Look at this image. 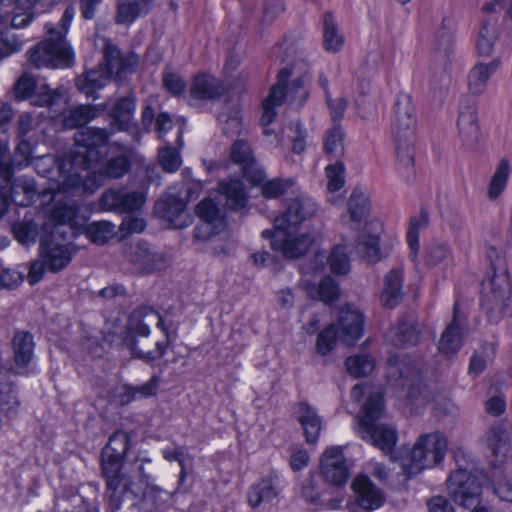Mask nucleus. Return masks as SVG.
Wrapping results in <instances>:
<instances>
[{"label": "nucleus", "instance_id": "obj_1", "mask_svg": "<svg viewBox=\"0 0 512 512\" xmlns=\"http://www.w3.org/2000/svg\"><path fill=\"white\" fill-rule=\"evenodd\" d=\"M317 211L316 202L309 196L301 195L292 199L286 211L275 218V232H262L263 237L271 238L272 249L281 252L285 258L303 256L313 244L309 234L296 236L298 226L310 219Z\"/></svg>", "mask_w": 512, "mask_h": 512}, {"label": "nucleus", "instance_id": "obj_49", "mask_svg": "<svg viewBox=\"0 0 512 512\" xmlns=\"http://www.w3.org/2000/svg\"><path fill=\"white\" fill-rule=\"evenodd\" d=\"M12 231L16 240L23 245L35 243L39 233L38 224L27 216L21 222L15 223Z\"/></svg>", "mask_w": 512, "mask_h": 512}, {"label": "nucleus", "instance_id": "obj_42", "mask_svg": "<svg viewBox=\"0 0 512 512\" xmlns=\"http://www.w3.org/2000/svg\"><path fill=\"white\" fill-rule=\"evenodd\" d=\"M98 114V110L93 105H79L71 108L64 116L63 124L67 129L82 127L92 121Z\"/></svg>", "mask_w": 512, "mask_h": 512}, {"label": "nucleus", "instance_id": "obj_10", "mask_svg": "<svg viewBox=\"0 0 512 512\" xmlns=\"http://www.w3.org/2000/svg\"><path fill=\"white\" fill-rule=\"evenodd\" d=\"M363 316L349 307L340 311L338 325L330 324L317 337L316 350L320 355H327L339 338L346 345H353L363 334Z\"/></svg>", "mask_w": 512, "mask_h": 512}, {"label": "nucleus", "instance_id": "obj_28", "mask_svg": "<svg viewBox=\"0 0 512 512\" xmlns=\"http://www.w3.org/2000/svg\"><path fill=\"white\" fill-rule=\"evenodd\" d=\"M501 60L495 58L489 63H477L467 77L468 90L473 95H481L487 88L491 76L500 67Z\"/></svg>", "mask_w": 512, "mask_h": 512}, {"label": "nucleus", "instance_id": "obj_2", "mask_svg": "<svg viewBox=\"0 0 512 512\" xmlns=\"http://www.w3.org/2000/svg\"><path fill=\"white\" fill-rule=\"evenodd\" d=\"M366 384H356L351 390V399L359 402L364 394H368L361 413L356 416V433L365 441L379 448L384 454L392 453L397 442V431L389 424H379L377 421L384 413L383 393L380 388L369 391Z\"/></svg>", "mask_w": 512, "mask_h": 512}, {"label": "nucleus", "instance_id": "obj_61", "mask_svg": "<svg viewBox=\"0 0 512 512\" xmlns=\"http://www.w3.org/2000/svg\"><path fill=\"white\" fill-rule=\"evenodd\" d=\"M197 215L207 224H212L220 219L218 204L209 198L203 199L196 207Z\"/></svg>", "mask_w": 512, "mask_h": 512}, {"label": "nucleus", "instance_id": "obj_34", "mask_svg": "<svg viewBox=\"0 0 512 512\" xmlns=\"http://www.w3.org/2000/svg\"><path fill=\"white\" fill-rule=\"evenodd\" d=\"M280 489V480L277 476L263 478L251 487L248 494L249 504L257 507L262 502H269L278 495Z\"/></svg>", "mask_w": 512, "mask_h": 512}, {"label": "nucleus", "instance_id": "obj_39", "mask_svg": "<svg viewBox=\"0 0 512 512\" xmlns=\"http://www.w3.org/2000/svg\"><path fill=\"white\" fill-rule=\"evenodd\" d=\"M390 336L395 346H414L420 340V331L413 322L402 320L390 330Z\"/></svg>", "mask_w": 512, "mask_h": 512}, {"label": "nucleus", "instance_id": "obj_8", "mask_svg": "<svg viewBox=\"0 0 512 512\" xmlns=\"http://www.w3.org/2000/svg\"><path fill=\"white\" fill-rule=\"evenodd\" d=\"M68 159H70V155H63L62 157L44 155L35 159L34 167L40 176L55 182L53 189L58 192L74 193L82 191L93 193L100 186V183L90 185V182L96 179L95 174L87 173L84 177L76 168L73 169L70 166H66L64 171L59 170V163Z\"/></svg>", "mask_w": 512, "mask_h": 512}, {"label": "nucleus", "instance_id": "obj_55", "mask_svg": "<svg viewBox=\"0 0 512 512\" xmlns=\"http://www.w3.org/2000/svg\"><path fill=\"white\" fill-rule=\"evenodd\" d=\"M328 261L333 273L343 275L350 270L349 258L344 246H336L331 252Z\"/></svg>", "mask_w": 512, "mask_h": 512}, {"label": "nucleus", "instance_id": "obj_46", "mask_svg": "<svg viewBox=\"0 0 512 512\" xmlns=\"http://www.w3.org/2000/svg\"><path fill=\"white\" fill-rule=\"evenodd\" d=\"M345 365L347 372L351 376L360 378L369 375L373 371L375 360L369 354L360 353L348 357L345 361Z\"/></svg>", "mask_w": 512, "mask_h": 512}, {"label": "nucleus", "instance_id": "obj_16", "mask_svg": "<svg viewBox=\"0 0 512 512\" xmlns=\"http://www.w3.org/2000/svg\"><path fill=\"white\" fill-rule=\"evenodd\" d=\"M146 201L141 191H132L127 188L109 189L103 192L100 206L103 210L117 213H133L139 211Z\"/></svg>", "mask_w": 512, "mask_h": 512}, {"label": "nucleus", "instance_id": "obj_5", "mask_svg": "<svg viewBox=\"0 0 512 512\" xmlns=\"http://www.w3.org/2000/svg\"><path fill=\"white\" fill-rule=\"evenodd\" d=\"M130 444V436L124 430H116L101 452V474L105 480L106 497L111 510L119 506V493L126 491L137 495L138 487L123 472V462Z\"/></svg>", "mask_w": 512, "mask_h": 512}, {"label": "nucleus", "instance_id": "obj_27", "mask_svg": "<svg viewBox=\"0 0 512 512\" xmlns=\"http://www.w3.org/2000/svg\"><path fill=\"white\" fill-rule=\"evenodd\" d=\"M457 126L463 142L471 145L478 140L479 125L474 102L464 100L461 103Z\"/></svg>", "mask_w": 512, "mask_h": 512}, {"label": "nucleus", "instance_id": "obj_21", "mask_svg": "<svg viewBox=\"0 0 512 512\" xmlns=\"http://www.w3.org/2000/svg\"><path fill=\"white\" fill-rule=\"evenodd\" d=\"M454 53V23L443 19L431 41L432 62L450 63Z\"/></svg>", "mask_w": 512, "mask_h": 512}, {"label": "nucleus", "instance_id": "obj_37", "mask_svg": "<svg viewBox=\"0 0 512 512\" xmlns=\"http://www.w3.org/2000/svg\"><path fill=\"white\" fill-rule=\"evenodd\" d=\"M402 273L391 270L384 278V289L381 301L385 308L393 309L402 301Z\"/></svg>", "mask_w": 512, "mask_h": 512}, {"label": "nucleus", "instance_id": "obj_40", "mask_svg": "<svg viewBox=\"0 0 512 512\" xmlns=\"http://www.w3.org/2000/svg\"><path fill=\"white\" fill-rule=\"evenodd\" d=\"M344 45V36L330 12L323 16V46L327 52H338Z\"/></svg>", "mask_w": 512, "mask_h": 512}, {"label": "nucleus", "instance_id": "obj_3", "mask_svg": "<svg viewBox=\"0 0 512 512\" xmlns=\"http://www.w3.org/2000/svg\"><path fill=\"white\" fill-rule=\"evenodd\" d=\"M391 133L395 144V169L406 183L412 184L416 179V117L412 99L407 94H400L397 98L391 120Z\"/></svg>", "mask_w": 512, "mask_h": 512}, {"label": "nucleus", "instance_id": "obj_25", "mask_svg": "<svg viewBox=\"0 0 512 512\" xmlns=\"http://www.w3.org/2000/svg\"><path fill=\"white\" fill-rule=\"evenodd\" d=\"M202 191V184L199 181H190L186 183L185 197H178L175 194L169 193L165 200L159 201L156 207L163 213V216L169 220L173 217L180 215L184 212L186 203L188 201L198 198Z\"/></svg>", "mask_w": 512, "mask_h": 512}, {"label": "nucleus", "instance_id": "obj_33", "mask_svg": "<svg viewBox=\"0 0 512 512\" xmlns=\"http://www.w3.org/2000/svg\"><path fill=\"white\" fill-rule=\"evenodd\" d=\"M135 106V98L131 94L118 98L109 113L112 119V127L118 131L127 130L130 127L135 112Z\"/></svg>", "mask_w": 512, "mask_h": 512}, {"label": "nucleus", "instance_id": "obj_14", "mask_svg": "<svg viewBox=\"0 0 512 512\" xmlns=\"http://www.w3.org/2000/svg\"><path fill=\"white\" fill-rule=\"evenodd\" d=\"M138 489L137 495L133 493H125L124 499L131 495L135 500L132 507H137L142 512H166L170 506V502L178 491V488L172 492L166 491L163 488L146 483L143 487L134 482Z\"/></svg>", "mask_w": 512, "mask_h": 512}, {"label": "nucleus", "instance_id": "obj_15", "mask_svg": "<svg viewBox=\"0 0 512 512\" xmlns=\"http://www.w3.org/2000/svg\"><path fill=\"white\" fill-rule=\"evenodd\" d=\"M124 255L132 269L138 273H152L166 264L164 255L153 251L145 241L130 243L126 246Z\"/></svg>", "mask_w": 512, "mask_h": 512}, {"label": "nucleus", "instance_id": "obj_59", "mask_svg": "<svg viewBox=\"0 0 512 512\" xmlns=\"http://www.w3.org/2000/svg\"><path fill=\"white\" fill-rule=\"evenodd\" d=\"M60 97L61 94L57 90H53L48 85L43 84L41 86H36L31 99L34 105L52 106Z\"/></svg>", "mask_w": 512, "mask_h": 512}, {"label": "nucleus", "instance_id": "obj_45", "mask_svg": "<svg viewBox=\"0 0 512 512\" xmlns=\"http://www.w3.org/2000/svg\"><path fill=\"white\" fill-rule=\"evenodd\" d=\"M357 253L369 263H375L381 259L379 237L362 233L356 245Z\"/></svg>", "mask_w": 512, "mask_h": 512}, {"label": "nucleus", "instance_id": "obj_44", "mask_svg": "<svg viewBox=\"0 0 512 512\" xmlns=\"http://www.w3.org/2000/svg\"><path fill=\"white\" fill-rule=\"evenodd\" d=\"M140 312H134L130 317L128 327H127V335L124 337V344L127 346L126 338H132L138 347L149 351L148 342H150L147 337L150 334L149 326L140 320Z\"/></svg>", "mask_w": 512, "mask_h": 512}, {"label": "nucleus", "instance_id": "obj_29", "mask_svg": "<svg viewBox=\"0 0 512 512\" xmlns=\"http://www.w3.org/2000/svg\"><path fill=\"white\" fill-rule=\"evenodd\" d=\"M289 76L290 71L287 68L282 69L278 73V82L271 88L268 97L263 101L262 126L266 127L274 121L276 117L275 108L281 105L285 99L282 82L288 79Z\"/></svg>", "mask_w": 512, "mask_h": 512}, {"label": "nucleus", "instance_id": "obj_7", "mask_svg": "<svg viewBox=\"0 0 512 512\" xmlns=\"http://www.w3.org/2000/svg\"><path fill=\"white\" fill-rule=\"evenodd\" d=\"M74 15L75 8L70 5L65 9L58 27L46 24L48 38L27 52L28 60L34 67L58 68L72 64L73 51L65 37Z\"/></svg>", "mask_w": 512, "mask_h": 512}, {"label": "nucleus", "instance_id": "obj_13", "mask_svg": "<svg viewBox=\"0 0 512 512\" xmlns=\"http://www.w3.org/2000/svg\"><path fill=\"white\" fill-rule=\"evenodd\" d=\"M447 490L453 501L465 508L479 504L482 494L477 477L466 469L451 473L447 480Z\"/></svg>", "mask_w": 512, "mask_h": 512}, {"label": "nucleus", "instance_id": "obj_62", "mask_svg": "<svg viewBox=\"0 0 512 512\" xmlns=\"http://www.w3.org/2000/svg\"><path fill=\"white\" fill-rule=\"evenodd\" d=\"M344 165L337 161L333 165L326 167V176L328 178V191L337 192L344 186Z\"/></svg>", "mask_w": 512, "mask_h": 512}, {"label": "nucleus", "instance_id": "obj_9", "mask_svg": "<svg viewBox=\"0 0 512 512\" xmlns=\"http://www.w3.org/2000/svg\"><path fill=\"white\" fill-rule=\"evenodd\" d=\"M110 138V133L103 128L86 127L75 134V149L70 159L59 163V170L64 171L66 166L81 171L88 170L92 164L97 163L101 157L100 149Z\"/></svg>", "mask_w": 512, "mask_h": 512}, {"label": "nucleus", "instance_id": "obj_43", "mask_svg": "<svg viewBox=\"0 0 512 512\" xmlns=\"http://www.w3.org/2000/svg\"><path fill=\"white\" fill-rule=\"evenodd\" d=\"M498 37L496 23L484 20L479 29L476 40L477 52L480 56H490Z\"/></svg>", "mask_w": 512, "mask_h": 512}, {"label": "nucleus", "instance_id": "obj_58", "mask_svg": "<svg viewBox=\"0 0 512 512\" xmlns=\"http://www.w3.org/2000/svg\"><path fill=\"white\" fill-rule=\"evenodd\" d=\"M292 179L274 178L262 184V194L266 198H278L292 187Z\"/></svg>", "mask_w": 512, "mask_h": 512}, {"label": "nucleus", "instance_id": "obj_38", "mask_svg": "<svg viewBox=\"0 0 512 512\" xmlns=\"http://www.w3.org/2000/svg\"><path fill=\"white\" fill-rule=\"evenodd\" d=\"M19 400L8 373L0 370V413L6 417L16 414Z\"/></svg>", "mask_w": 512, "mask_h": 512}, {"label": "nucleus", "instance_id": "obj_23", "mask_svg": "<svg viewBox=\"0 0 512 512\" xmlns=\"http://www.w3.org/2000/svg\"><path fill=\"white\" fill-rule=\"evenodd\" d=\"M34 339L28 331H17L12 338V350L15 374L27 373V367L34 356Z\"/></svg>", "mask_w": 512, "mask_h": 512}, {"label": "nucleus", "instance_id": "obj_18", "mask_svg": "<svg viewBox=\"0 0 512 512\" xmlns=\"http://www.w3.org/2000/svg\"><path fill=\"white\" fill-rule=\"evenodd\" d=\"M231 160L241 166L244 176L255 185L264 182L266 175L254 157L250 144L243 139L236 140L230 150Z\"/></svg>", "mask_w": 512, "mask_h": 512}, {"label": "nucleus", "instance_id": "obj_31", "mask_svg": "<svg viewBox=\"0 0 512 512\" xmlns=\"http://www.w3.org/2000/svg\"><path fill=\"white\" fill-rule=\"evenodd\" d=\"M157 317H158L157 327L160 328L164 332L165 340L164 341H155L153 343L155 346L154 350L146 351V350L142 349L141 347H138L132 338H130V337L126 338L127 347L130 349L133 356H135L136 358H139L145 362H153L155 360L162 358L164 356V354L166 353L167 347L170 343V332H169L167 326L165 325L162 317L160 315H157Z\"/></svg>", "mask_w": 512, "mask_h": 512}, {"label": "nucleus", "instance_id": "obj_24", "mask_svg": "<svg viewBox=\"0 0 512 512\" xmlns=\"http://www.w3.org/2000/svg\"><path fill=\"white\" fill-rule=\"evenodd\" d=\"M225 93L223 83L210 74H199L193 79L189 90L190 104L194 101H213Z\"/></svg>", "mask_w": 512, "mask_h": 512}, {"label": "nucleus", "instance_id": "obj_63", "mask_svg": "<svg viewBox=\"0 0 512 512\" xmlns=\"http://www.w3.org/2000/svg\"><path fill=\"white\" fill-rule=\"evenodd\" d=\"M212 254L216 257L226 258L234 254L236 250V243L231 239H221L215 237L210 239V245L208 247Z\"/></svg>", "mask_w": 512, "mask_h": 512}, {"label": "nucleus", "instance_id": "obj_53", "mask_svg": "<svg viewBox=\"0 0 512 512\" xmlns=\"http://www.w3.org/2000/svg\"><path fill=\"white\" fill-rule=\"evenodd\" d=\"M428 216L421 213L419 217L412 218L407 232V243L411 249V256L414 258L419 248V231L427 227Z\"/></svg>", "mask_w": 512, "mask_h": 512}, {"label": "nucleus", "instance_id": "obj_56", "mask_svg": "<svg viewBox=\"0 0 512 512\" xmlns=\"http://www.w3.org/2000/svg\"><path fill=\"white\" fill-rule=\"evenodd\" d=\"M14 175L8 146L0 142V189L7 188Z\"/></svg>", "mask_w": 512, "mask_h": 512}, {"label": "nucleus", "instance_id": "obj_6", "mask_svg": "<svg viewBox=\"0 0 512 512\" xmlns=\"http://www.w3.org/2000/svg\"><path fill=\"white\" fill-rule=\"evenodd\" d=\"M103 42L104 62L76 79L78 90L93 99L98 98L96 92L107 84L111 76L122 79L126 74L134 72L139 62L138 55L123 54L109 40L103 39Z\"/></svg>", "mask_w": 512, "mask_h": 512}, {"label": "nucleus", "instance_id": "obj_50", "mask_svg": "<svg viewBox=\"0 0 512 512\" xmlns=\"http://www.w3.org/2000/svg\"><path fill=\"white\" fill-rule=\"evenodd\" d=\"M115 226L107 221L93 222L85 230L87 238L98 245L107 243L114 235Z\"/></svg>", "mask_w": 512, "mask_h": 512}, {"label": "nucleus", "instance_id": "obj_26", "mask_svg": "<svg viewBox=\"0 0 512 512\" xmlns=\"http://www.w3.org/2000/svg\"><path fill=\"white\" fill-rule=\"evenodd\" d=\"M464 322L465 316L460 313L458 304L455 303L453 308V319L442 333L439 341L438 349L441 353L451 355L460 349L462 342L461 331Z\"/></svg>", "mask_w": 512, "mask_h": 512}, {"label": "nucleus", "instance_id": "obj_12", "mask_svg": "<svg viewBox=\"0 0 512 512\" xmlns=\"http://www.w3.org/2000/svg\"><path fill=\"white\" fill-rule=\"evenodd\" d=\"M447 451V440L441 433L421 435L415 442L403 468L409 477L439 464Z\"/></svg>", "mask_w": 512, "mask_h": 512}, {"label": "nucleus", "instance_id": "obj_4", "mask_svg": "<svg viewBox=\"0 0 512 512\" xmlns=\"http://www.w3.org/2000/svg\"><path fill=\"white\" fill-rule=\"evenodd\" d=\"M489 266L482 282L481 307L490 323L497 324L509 314L511 283L507 262L501 250L487 249Z\"/></svg>", "mask_w": 512, "mask_h": 512}, {"label": "nucleus", "instance_id": "obj_41", "mask_svg": "<svg viewBox=\"0 0 512 512\" xmlns=\"http://www.w3.org/2000/svg\"><path fill=\"white\" fill-rule=\"evenodd\" d=\"M510 163L506 158H502L494 171L487 189L489 200H496L505 190L510 176Z\"/></svg>", "mask_w": 512, "mask_h": 512}, {"label": "nucleus", "instance_id": "obj_32", "mask_svg": "<svg viewBox=\"0 0 512 512\" xmlns=\"http://www.w3.org/2000/svg\"><path fill=\"white\" fill-rule=\"evenodd\" d=\"M297 419L300 422L306 441L310 444L317 442L322 422L316 410L306 402H299L297 404Z\"/></svg>", "mask_w": 512, "mask_h": 512}, {"label": "nucleus", "instance_id": "obj_20", "mask_svg": "<svg viewBox=\"0 0 512 512\" xmlns=\"http://www.w3.org/2000/svg\"><path fill=\"white\" fill-rule=\"evenodd\" d=\"M321 469L324 478L335 486H341L349 478V469L340 447H330L325 450L321 459Z\"/></svg>", "mask_w": 512, "mask_h": 512}, {"label": "nucleus", "instance_id": "obj_36", "mask_svg": "<svg viewBox=\"0 0 512 512\" xmlns=\"http://www.w3.org/2000/svg\"><path fill=\"white\" fill-rule=\"evenodd\" d=\"M219 191L225 196L227 206L232 210L243 209L248 201L247 192L242 181L231 179L219 183Z\"/></svg>", "mask_w": 512, "mask_h": 512}, {"label": "nucleus", "instance_id": "obj_48", "mask_svg": "<svg viewBox=\"0 0 512 512\" xmlns=\"http://www.w3.org/2000/svg\"><path fill=\"white\" fill-rule=\"evenodd\" d=\"M301 495L305 501L312 506L313 509H335L338 502L336 500H328L325 502L321 499L316 485L312 479H306L302 484Z\"/></svg>", "mask_w": 512, "mask_h": 512}, {"label": "nucleus", "instance_id": "obj_22", "mask_svg": "<svg viewBox=\"0 0 512 512\" xmlns=\"http://www.w3.org/2000/svg\"><path fill=\"white\" fill-rule=\"evenodd\" d=\"M352 489L356 494L358 506L364 510L378 509L385 502L383 491L365 475H359L354 479Z\"/></svg>", "mask_w": 512, "mask_h": 512}, {"label": "nucleus", "instance_id": "obj_51", "mask_svg": "<svg viewBox=\"0 0 512 512\" xmlns=\"http://www.w3.org/2000/svg\"><path fill=\"white\" fill-rule=\"evenodd\" d=\"M286 81L287 79L282 82L285 98H288L293 104L302 105L308 97L305 77L301 76L294 79L288 87H286Z\"/></svg>", "mask_w": 512, "mask_h": 512}, {"label": "nucleus", "instance_id": "obj_54", "mask_svg": "<svg viewBox=\"0 0 512 512\" xmlns=\"http://www.w3.org/2000/svg\"><path fill=\"white\" fill-rule=\"evenodd\" d=\"M130 169V159L126 154L110 158L104 166V174L113 179L123 177Z\"/></svg>", "mask_w": 512, "mask_h": 512}, {"label": "nucleus", "instance_id": "obj_11", "mask_svg": "<svg viewBox=\"0 0 512 512\" xmlns=\"http://www.w3.org/2000/svg\"><path fill=\"white\" fill-rule=\"evenodd\" d=\"M61 226H56L53 234H60ZM39 259L30 266L28 280L30 284L39 282L46 270L57 273L63 270L72 261L74 250L70 244L58 243L51 238L42 239L39 246Z\"/></svg>", "mask_w": 512, "mask_h": 512}, {"label": "nucleus", "instance_id": "obj_64", "mask_svg": "<svg viewBox=\"0 0 512 512\" xmlns=\"http://www.w3.org/2000/svg\"><path fill=\"white\" fill-rule=\"evenodd\" d=\"M218 120L223 125V132L227 135H234L238 133L242 126L239 111L236 108L233 109L231 113H220Z\"/></svg>", "mask_w": 512, "mask_h": 512}, {"label": "nucleus", "instance_id": "obj_17", "mask_svg": "<svg viewBox=\"0 0 512 512\" xmlns=\"http://www.w3.org/2000/svg\"><path fill=\"white\" fill-rule=\"evenodd\" d=\"M37 0H0V27L10 22L14 29L27 27L34 19Z\"/></svg>", "mask_w": 512, "mask_h": 512}, {"label": "nucleus", "instance_id": "obj_35", "mask_svg": "<svg viewBox=\"0 0 512 512\" xmlns=\"http://www.w3.org/2000/svg\"><path fill=\"white\" fill-rule=\"evenodd\" d=\"M7 187H10L13 202L23 207L29 206L37 194L35 181L27 176L12 178Z\"/></svg>", "mask_w": 512, "mask_h": 512}, {"label": "nucleus", "instance_id": "obj_19", "mask_svg": "<svg viewBox=\"0 0 512 512\" xmlns=\"http://www.w3.org/2000/svg\"><path fill=\"white\" fill-rule=\"evenodd\" d=\"M509 424L495 421L485 433V444L495 457V462L502 464L512 458V444Z\"/></svg>", "mask_w": 512, "mask_h": 512}, {"label": "nucleus", "instance_id": "obj_52", "mask_svg": "<svg viewBox=\"0 0 512 512\" xmlns=\"http://www.w3.org/2000/svg\"><path fill=\"white\" fill-rule=\"evenodd\" d=\"M324 150L326 154L335 157L342 155L344 151L343 131L339 125L328 130L324 138Z\"/></svg>", "mask_w": 512, "mask_h": 512}, {"label": "nucleus", "instance_id": "obj_60", "mask_svg": "<svg viewBox=\"0 0 512 512\" xmlns=\"http://www.w3.org/2000/svg\"><path fill=\"white\" fill-rule=\"evenodd\" d=\"M158 159L164 171L172 173L177 171L182 163L179 152L172 147H164L159 151Z\"/></svg>", "mask_w": 512, "mask_h": 512}, {"label": "nucleus", "instance_id": "obj_57", "mask_svg": "<svg viewBox=\"0 0 512 512\" xmlns=\"http://www.w3.org/2000/svg\"><path fill=\"white\" fill-rule=\"evenodd\" d=\"M434 67L432 69L431 84L435 90L445 91L448 89L451 83V77L449 73L450 63L437 64L433 62Z\"/></svg>", "mask_w": 512, "mask_h": 512}, {"label": "nucleus", "instance_id": "obj_47", "mask_svg": "<svg viewBox=\"0 0 512 512\" xmlns=\"http://www.w3.org/2000/svg\"><path fill=\"white\" fill-rule=\"evenodd\" d=\"M349 215L353 222L361 223L366 219L370 210L369 198L360 191L355 190L349 200Z\"/></svg>", "mask_w": 512, "mask_h": 512}, {"label": "nucleus", "instance_id": "obj_30", "mask_svg": "<svg viewBox=\"0 0 512 512\" xmlns=\"http://www.w3.org/2000/svg\"><path fill=\"white\" fill-rule=\"evenodd\" d=\"M155 2L156 0H118L115 22L131 24L136 18L147 15Z\"/></svg>", "mask_w": 512, "mask_h": 512}]
</instances>
